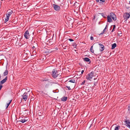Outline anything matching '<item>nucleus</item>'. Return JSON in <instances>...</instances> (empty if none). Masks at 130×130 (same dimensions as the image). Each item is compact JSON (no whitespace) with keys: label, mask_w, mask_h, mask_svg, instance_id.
Listing matches in <instances>:
<instances>
[{"label":"nucleus","mask_w":130,"mask_h":130,"mask_svg":"<svg viewBox=\"0 0 130 130\" xmlns=\"http://www.w3.org/2000/svg\"><path fill=\"white\" fill-rule=\"evenodd\" d=\"M94 72H92L88 74L86 76V78L88 80H91V79L95 76Z\"/></svg>","instance_id":"obj_1"},{"label":"nucleus","mask_w":130,"mask_h":130,"mask_svg":"<svg viewBox=\"0 0 130 130\" xmlns=\"http://www.w3.org/2000/svg\"><path fill=\"white\" fill-rule=\"evenodd\" d=\"M129 17L130 15L128 13H124L123 14V17L124 18V19L125 20V21H126Z\"/></svg>","instance_id":"obj_2"},{"label":"nucleus","mask_w":130,"mask_h":130,"mask_svg":"<svg viewBox=\"0 0 130 130\" xmlns=\"http://www.w3.org/2000/svg\"><path fill=\"white\" fill-rule=\"evenodd\" d=\"M52 75L53 78H55L58 75L57 70L55 69L53 70L52 71Z\"/></svg>","instance_id":"obj_3"},{"label":"nucleus","mask_w":130,"mask_h":130,"mask_svg":"<svg viewBox=\"0 0 130 130\" xmlns=\"http://www.w3.org/2000/svg\"><path fill=\"white\" fill-rule=\"evenodd\" d=\"M114 21H115L116 19V17L115 14L113 13H111L110 14V16Z\"/></svg>","instance_id":"obj_4"},{"label":"nucleus","mask_w":130,"mask_h":130,"mask_svg":"<svg viewBox=\"0 0 130 130\" xmlns=\"http://www.w3.org/2000/svg\"><path fill=\"white\" fill-rule=\"evenodd\" d=\"M25 37L26 39L29 38L30 37L29 32L28 30L26 31L24 34Z\"/></svg>","instance_id":"obj_5"},{"label":"nucleus","mask_w":130,"mask_h":130,"mask_svg":"<svg viewBox=\"0 0 130 130\" xmlns=\"http://www.w3.org/2000/svg\"><path fill=\"white\" fill-rule=\"evenodd\" d=\"M53 7L54 9L56 11H58L60 10V7L57 5L55 4L53 5Z\"/></svg>","instance_id":"obj_6"},{"label":"nucleus","mask_w":130,"mask_h":130,"mask_svg":"<svg viewBox=\"0 0 130 130\" xmlns=\"http://www.w3.org/2000/svg\"><path fill=\"white\" fill-rule=\"evenodd\" d=\"M22 96L23 99L25 101L27 99L28 97V95L27 93H25L23 95H22Z\"/></svg>","instance_id":"obj_7"},{"label":"nucleus","mask_w":130,"mask_h":130,"mask_svg":"<svg viewBox=\"0 0 130 130\" xmlns=\"http://www.w3.org/2000/svg\"><path fill=\"white\" fill-rule=\"evenodd\" d=\"M99 44L100 46V50L101 51H102L104 50V46L101 44L99 43Z\"/></svg>","instance_id":"obj_8"},{"label":"nucleus","mask_w":130,"mask_h":130,"mask_svg":"<svg viewBox=\"0 0 130 130\" xmlns=\"http://www.w3.org/2000/svg\"><path fill=\"white\" fill-rule=\"evenodd\" d=\"M7 77L6 76L5 78L4 79H3L2 80H1V83L2 84H3L7 80Z\"/></svg>","instance_id":"obj_9"},{"label":"nucleus","mask_w":130,"mask_h":130,"mask_svg":"<svg viewBox=\"0 0 130 130\" xmlns=\"http://www.w3.org/2000/svg\"><path fill=\"white\" fill-rule=\"evenodd\" d=\"M27 121H28V120L26 118H25L23 119H21L19 121L21 122L22 123H23Z\"/></svg>","instance_id":"obj_10"},{"label":"nucleus","mask_w":130,"mask_h":130,"mask_svg":"<svg viewBox=\"0 0 130 130\" xmlns=\"http://www.w3.org/2000/svg\"><path fill=\"white\" fill-rule=\"evenodd\" d=\"M107 21L109 22H111L112 21V20L111 18L110 17L109 15H108L107 17Z\"/></svg>","instance_id":"obj_11"},{"label":"nucleus","mask_w":130,"mask_h":130,"mask_svg":"<svg viewBox=\"0 0 130 130\" xmlns=\"http://www.w3.org/2000/svg\"><path fill=\"white\" fill-rule=\"evenodd\" d=\"M67 97H63L61 98V100L63 101H65L67 100Z\"/></svg>","instance_id":"obj_12"},{"label":"nucleus","mask_w":130,"mask_h":130,"mask_svg":"<svg viewBox=\"0 0 130 130\" xmlns=\"http://www.w3.org/2000/svg\"><path fill=\"white\" fill-rule=\"evenodd\" d=\"M12 13L13 11L11 10L10 12H8L6 14V15H7L10 17V16L12 14Z\"/></svg>","instance_id":"obj_13"},{"label":"nucleus","mask_w":130,"mask_h":130,"mask_svg":"<svg viewBox=\"0 0 130 130\" xmlns=\"http://www.w3.org/2000/svg\"><path fill=\"white\" fill-rule=\"evenodd\" d=\"M97 2H99L100 3L103 4V3H104L105 1L104 0H96Z\"/></svg>","instance_id":"obj_14"},{"label":"nucleus","mask_w":130,"mask_h":130,"mask_svg":"<svg viewBox=\"0 0 130 130\" xmlns=\"http://www.w3.org/2000/svg\"><path fill=\"white\" fill-rule=\"evenodd\" d=\"M125 122L127 125V126L130 128V122L128 121H126Z\"/></svg>","instance_id":"obj_15"},{"label":"nucleus","mask_w":130,"mask_h":130,"mask_svg":"<svg viewBox=\"0 0 130 130\" xmlns=\"http://www.w3.org/2000/svg\"><path fill=\"white\" fill-rule=\"evenodd\" d=\"M6 18H5V22H7L9 20V16H8L7 15H6Z\"/></svg>","instance_id":"obj_16"},{"label":"nucleus","mask_w":130,"mask_h":130,"mask_svg":"<svg viewBox=\"0 0 130 130\" xmlns=\"http://www.w3.org/2000/svg\"><path fill=\"white\" fill-rule=\"evenodd\" d=\"M84 60L86 62H89L90 61V59L87 57H86L84 58Z\"/></svg>","instance_id":"obj_17"},{"label":"nucleus","mask_w":130,"mask_h":130,"mask_svg":"<svg viewBox=\"0 0 130 130\" xmlns=\"http://www.w3.org/2000/svg\"><path fill=\"white\" fill-rule=\"evenodd\" d=\"M116 46V44L115 43L113 44L112 45L111 49H114Z\"/></svg>","instance_id":"obj_18"},{"label":"nucleus","mask_w":130,"mask_h":130,"mask_svg":"<svg viewBox=\"0 0 130 130\" xmlns=\"http://www.w3.org/2000/svg\"><path fill=\"white\" fill-rule=\"evenodd\" d=\"M69 82L74 83L75 82V81L74 79H72L70 80L69 81Z\"/></svg>","instance_id":"obj_19"},{"label":"nucleus","mask_w":130,"mask_h":130,"mask_svg":"<svg viewBox=\"0 0 130 130\" xmlns=\"http://www.w3.org/2000/svg\"><path fill=\"white\" fill-rule=\"evenodd\" d=\"M8 71L7 70H6L5 72L4 73V76H6L8 74Z\"/></svg>","instance_id":"obj_20"},{"label":"nucleus","mask_w":130,"mask_h":130,"mask_svg":"<svg viewBox=\"0 0 130 130\" xmlns=\"http://www.w3.org/2000/svg\"><path fill=\"white\" fill-rule=\"evenodd\" d=\"M9 101V102L8 103H7V105H6L7 106H6V108H7L8 107L9 105V104H10V103L11 102L12 100H10Z\"/></svg>","instance_id":"obj_21"},{"label":"nucleus","mask_w":130,"mask_h":130,"mask_svg":"<svg viewBox=\"0 0 130 130\" xmlns=\"http://www.w3.org/2000/svg\"><path fill=\"white\" fill-rule=\"evenodd\" d=\"M90 51L91 52L93 53L94 52V50L93 49V46H92L90 48Z\"/></svg>","instance_id":"obj_22"},{"label":"nucleus","mask_w":130,"mask_h":130,"mask_svg":"<svg viewBox=\"0 0 130 130\" xmlns=\"http://www.w3.org/2000/svg\"><path fill=\"white\" fill-rule=\"evenodd\" d=\"M120 127L119 126H116L115 128V130H119Z\"/></svg>","instance_id":"obj_23"},{"label":"nucleus","mask_w":130,"mask_h":130,"mask_svg":"<svg viewBox=\"0 0 130 130\" xmlns=\"http://www.w3.org/2000/svg\"><path fill=\"white\" fill-rule=\"evenodd\" d=\"M115 28H116L115 25H114L113 29L111 31L112 32H113L114 31V29H115Z\"/></svg>","instance_id":"obj_24"},{"label":"nucleus","mask_w":130,"mask_h":130,"mask_svg":"<svg viewBox=\"0 0 130 130\" xmlns=\"http://www.w3.org/2000/svg\"><path fill=\"white\" fill-rule=\"evenodd\" d=\"M85 80H84L81 84V85H82L84 84L85 83Z\"/></svg>","instance_id":"obj_25"},{"label":"nucleus","mask_w":130,"mask_h":130,"mask_svg":"<svg viewBox=\"0 0 130 130\" xmlns=\"http://www.w3.org/2000/svg\"><path fill=\"white\" fill-rule=\"evenodd\" d=\"M66 87L68 88V89L69 90H70L71 89L70 88V87L68 86H66Z\"/></svg>","instance_id":"obj_26"},{"label":"nucleus","mask_w":130,"mask_h":130,"mask_svg":"<svg viewBox=\"0 0 130 130\" xmlns=\"http://www.w3.org/2000/svg\"><path fill=\"white\" fill-rule=\"evenodd\" d=\"M106 29H105V28L103 30V32L102 33H101L100 34H103L104 32H105L106 31Z\"/></svg>","instance_id":"obj_27"},{"label":"nucleus","mask_w":130,"mask_h":130,"mask_svg":"<svg viewBox=\"0 0 130 130\" xmlns=\"http://www.w3.org/2000/svg\"><path fill=\"white\" fill-rule=\"evenodd\" d=\"M90 39L91 40H93V37L92 36H91V37H90Z\"/></svg>","instance_id":"obj_28"},{"label":"nucleus","mask_w":130,"mask_h":130,"mask_svg":"<svg viewBox=\"0 0 130 130\" xmlns=\"http://www.w3.org/2000/svg\"><path fill=\"white\" fill-rule=\"evenodd\" d=\"M69 40L71 42L73 41V40L72 39H69Z\"/></svg>","instance_id":"obj_29"},{"label":"nucleus","mask_w":130,"mask_h":130,"mask_svg":"<svg viewBox=\"0 0 130 130\" xmlns=\"http://www.w3.org/2000/svg\"><path fill=\"white\" fill-rule=\"evenodd\" d=\"M2 87V86L1 84H0V90L1 89Z\"/></svg>","instance_id":"obj_30"},{"label":"nucleus","mask_w":130,"mask_h":130,"mask_svg":"<svg viewBox=\"0 0 130 130\" xmlns=\"http://www.w3.org/2000/svg\"><path fill=\"white\" fill-rule=\"evenodd\" d=\"M128 110H130V105L128 107Z\"/></svg>","instance_id":"obj_31"},{"label":"nucleus","mask_w":130,"mask_h":130,"mask_svg":"<svg viewBox=\"0 0 130 130\" xmlns=\"http://www.w3.org/2000/svg\"><path fill=\"white\" fill-rule=\"evenodd\" d=\"M84 72V70H82L81 71V74H83Z\"/></svg>","instance_id":"obj_32"},{"label":"nucleus","mask_w":130,"mask_h":130,"mask_svg":"<svg viewBox=\"0 0 130 130\" xmlns=\"http://www.w3.org/2000/svg\"><path fill=\"white\" fill-rule=\"evenodd\" d=\"M107 27V25H106V27H105V29H106Z\"/></svg>","instance_id":"obj_33"},{"label":"nucleus","mask_w":130,"mask_h":130,"mask_svg":"<svg viewBox=\"0 0 130 130\" xmlns=\"http://www.w3.org/2000/svg\"><path fill=\"white\" fill-rule=\"evenodd\" d=\"M35 48V47L34 46L33 47H32V48L33 49H34Z\"/></svg>","instance_id":"obj_34"},{"label":"nucleus","mask_w":130,"mask_h":130,"mask_svg":"<svg viewBox=\"0 0 130 130\" xmlns=\"http://www.w3.org/2000/svg\"><path fill=\"white\" fill-rule=\"evenodd\" d=\"M94 85H96V83H94Z\"/></svg>","instance_id":"obj_35"},{"label":"nucleus","mask_w":130,"mask_h":130,"mask_svg":"<svg viewBox=\"0 0 130 130\" xmlns=\"http://www.w3.org/2000/svg\"><path fill=\"white\" fill-rule=\"evenodd\" d=\"M129 14L130 15V12L129 13Z\"/></svg>","instance_id":"obj_36"},{"label":"nucleus","mask_w":130,"mask_h":130,"mask_svg":"<svg viewBox=\"0 0 130 130\" xmlns=\"http://www.w3.org/2000/svg\"><path fill=\"white\" fill-rule=\"evenodd\" d=\"M118 34L119 35V36H120V35H119V34Z\"/></svg>","instance_id":"obj_37"},{"label":"nucleus","mask_w":130,"mask_h":130,"mask_svg":"<svg viewBox=\"0 0 130 130\" xmlns=\"http://www.w3.org/2000/svg\"><path fill=\"white\" fill-rule=\"evenodd\" d=\"M94 80H95V78H94Z\"/></svg>","instance_id":"obj_38"},{"label":"nucleus","mask_w":130,"mask_h":130,"mask_svg":"<svg viewBox=\"0 0 130 130\" xmlns=\"http://www.w3.org/2000/svg\"><path fill=\"white\" fill-rule=\"evenodd\" d=\"M1 76L0 75V78H1Z\"/></svg>","instance_id":"obj_39"},{"label":"nucleus","mask_w":130,"mask_h":130,"mask_svg":"<svg viewBox=\"0 0 130 130\" xmlns=\"http://www.w3.org/2000/svg\"><path fill=\"white\" fill-rule=\"evenodd\" d=\"M129 4H130V1H129Z\"/></svg>","instance_id":"obj_40"}]
</instances>
